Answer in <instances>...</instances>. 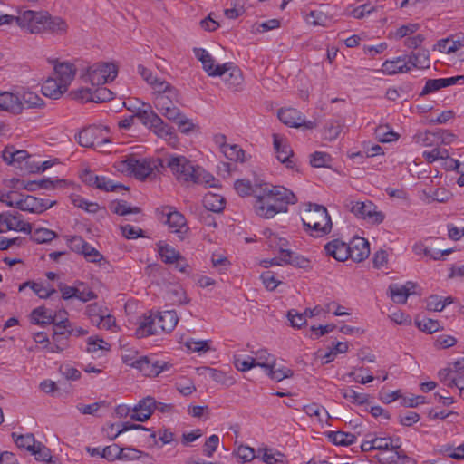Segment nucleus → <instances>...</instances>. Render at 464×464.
<instances>
[{
  "mask_svg": "<svg viewBox=\"0 0 464 464\" xmlns=\"http://www.w3.org/2000/svg\"><path fill=\"white\" fill-rule=\"evenodd\" d=\"M29 157L24 150H15L14 147H6L3 151V159L9 165L21 164Z\"/></svg>",
  "mask_w": 464,
  "mask_h": 464,
  "instance_id": "obj_40",
  "label": "nucleus"
},
{
  "mask_svg": "<svg viewBox=\"0 0 464 464\" xmlns=\"http://www.w3.org/2000/svg\"><path fill=\"white\" fill-rule=\"evenodd\" d=\"M119 171L133 175L139 179H145L162 168V159L128 157L116 163Z\"/></svg>",
  "mask_w": 464,
  "mask_h": 464,
  "instance_id": "obj_5",
  "label": "nucleus"
},
{
  "mask_svg": "<svg viewBox=\"0 0 464 464\" xmlns=\"http://www.w3.org/2000/svg\"><path fill=\"white\" fill-rule=\"evenodd\" d=\"M288 256L285 258V265H292L300 268H307L310 266V260L302 255L296 254L293 251H285Z\"/></svg>",
  "mask_w": 464,
  "mask_h": 464,
  "instance_id": "obj_61",
  "label": "nucleus"
},
{
  "mask_svg": "<svg viewBox=\"0 0 464 464\" xmlns=\"http://www.w3.org/2000/svg\"><path fill=\"white\" fill-rule=\"evenodd\" d=\"M55 201L39 198L32 195L22 194L18 209L29 213L40 214L55 205Z\"/></svg>",
  "mask_w": 464,
  "mask_h": 464,
  "instance_id": "obj_11",
  "label": "nucleus"
},
{
  "mask_svg": "<svg viewBox=\"0 0 464 464\" xmlns=\"http://www.w3.org/2000/svg\"><path fill=\"white\" fill-rule=\"evenodd\" d=\"M156 407L154 398L148 396L140 400L133 408L130 419L136 421L144 422L150 419Z\"/></svg>",
  "mask_w": 464,
  "mask_h": 464,
  "instance_id": "obj_18",
  "label": "nucleus"
},
{
  "mask_svg": "<svg viewBox=\"0 0 464 464\" xmlns=\"http://www.w3.org/2000/svg\"><path fill=\"white\" fill-rule=\"evenodd\" d=\"M306 22L314 26H326L330 22V18L322 10H313L306 16Z\"/></svg>",
  "mask_w": 464,
  "mask_h": 464,
  "instance_id": "obj_60",
  "label": "nucleus"
},
{
  "mask_svg": "<svg viewBox=\"0 0 464 464\" xmlns=\"http://www.w3.org/2000/svg\"><path fill=\"white\" fill-rule=\"evenodd\" d=\"M159 333H170L179 322V316L174 310L162 311L155 314Z\"/></svg>",
  "mask_w": 464,
  "mask_h": 464,
  "instance_id": "obj_24",
  "label": "nucleus"
},
{
  "mask_svg": "<svg viewBox=\"0 0 464 464\" xmlns=\"http://www.w3.org/2000/svg\"><path fill=\"white\" fill-rule=\"evenodd\" d=\"M375 136L381 142H392L399 138V135L388 125L378 126L375 129Z\"/></svg>",
  "mask_w": 464,
  "mask_h": 464,
  "instance_id": "obj_54",
  "label": "nucleus"
},
{
  "mask_svg": "<svg viewBox=\"0 0 464 464\" xmlns=\"http://www.w3.org/2000/svg\"><path fill=\"white\" fill-rule=\"evenodd\" d=\"M33 338L36 343L44 344V349L47 353H60L66 348L65 341L63 342L61 344L51 343L47 337V334L44 332L35 333Z\"/></svg>",
  "mask_w": 464,
  "mask_h": 464,
  "instance_id": "obj_44",
  "label": "nucleus"
},
{
  "mask_svg": "<svg viewBox=\"0 0 464 464\" xmlns=\"http://www.w3.org/2000/svg\"><path fill=\"white\" fill-rule=\"evenodd\" d=\"M88 182L90 185L95 186L97 188L103 189L105 191H115L118 188H123L122 185L115 183L112 179L104 176L91 175Z\"/></svg>",
  "mask_w": 464,
  "mask_h": 464,
  "instance_id": "obj_39",
  "label": "nucleus"
},
{
  "mask_svg": "<svg viewBox=\"0 0 464 464\" xmlns=\"http://www.w3.org/2000/svg\"><path fill=\"white\" fill-rule=\"evenodd\" d=\"M301 220L313 237H323L332 230L331 217L325 207L308 203L302 210Z\"/></svg>",
  "mask_w": 464,
  "mask_h": 464,
  "instance_id": "obj_4",
  "label": "nucleus"
},
{
  "mask_svg": "<svg viewBox=\"0 0 464 464\" xmlns=\"http://www.w3.org/2000/svg\"><path fill=\"white\" fill-rule=\"evenodd\" d=\"M463 82L464 76L462 75L448 78L430 79L426 82L422 92L430 93L445 87H449L457 83H462Z\"/></svg>",
  "mask_w": 464,
  "mask_h": 464,
  "instance_id": "obj_26",
  "label": "nucleus"
},
{
  "mask_svg": "<svg viewBox=\"0 0 464 464\" xmlns=\"http://www.w3.org/2000/svg\"><path fill=\"white\" fill-rule=\"evenodd\" d=\"M22 194L15 190L5 191L0 189V202L7 207L18 208Z\"/></svg>",
  "mask_w": 464,
  "mask_h": 464,
  "instance_id": "obj_55",
  "label": "nucleus"
},
{
  "mask_svg": "<svg viewBox=\"0 0 464 464\" xmlns=\"http://www.w3.org/2000/svg\"><path fill=\"white\" fill-rule=\"evenodd\" d=\"M220 69L219 77H223L228 88L238 91L242 88L244 79L241 70L232 63H225Z\"/></svg>",
  "mask_w": 464,
  "mask_h": 464,
  "instance_id": "obj_14",
  "label": "nucleus"
},
{
  "mask_svg": "<svg viewBox=\"0 0 464 464\" xmlns=\"http://www.w3.org/2000/svg\"><path fill=\"white\" fill-rule=\"evenodd\" d=\"M255 211L263 218H271L277 213L286 212L287 206L295 204V195L285 187L260 184L255 191Z\"/></svg>",
  "mask_w": 464,
  "mask_h": 464,
  "instance_id": "obj_3",
  "label": "nucleus"
},
{
  "mask_svg": "<svg viewBox=\"0 0 464 464\" xmlns=\"http://www.w3.org/2000/svg\"><path fill=\"white\" fill-rule=\"evenodd\" d=\"M343 129V123L340 121H331L324 129V137L328 140H336Z\"/></svg>",
  "mask_w": 464,
  "mask_h": 464,
  "instance_id": "obj_62",
  "label": "nucleus"
},
{
  "mask_svg": "<svg viewBox=\"0 0 464 464\" xmlns=\"http://www.w3.org/2000/svg\"><path fill=\"white\" fill-rule=\"evenodd\" d=\"M70 200L73 206L82 208L88 213H96L100 209V207L97 203L89 201L80 195H71Z\"/></svg>",
  "mask_w": 464,
  "mask_h": 464,
  "instance_id": "obj_49",
  "label": "nucleus"
},
{
  "mask_svg": "<svg viewBox=\"0 0 464 464\" xmlns=\"http://www.w3.org/2000/svg\"><path fill=\"white\" fill-rule=\"evenodd\" d=\"M179 92L178 90L173 91V95L170 93L164 95H158L153 99L155 108L169 121H175L179 116V109L177 107Z\"/></svg>",
  "mask_w": 464,
  "mask_h": 464,
  "instance_id": "obj_9",
  "label": "nucleus"
},
{
  "mask_svg": "<svg viewBox=\"0 0 464 464\" xmlns=\"http://www.w3.org/2000/svg\"><path fill=\"white\" fill-rule=\"evenodd\" d=\"M453 303L450 296L441 297L436 295L429 296L427 299V309L434 312L442 311L447 305Z\"/></svg>",
  "mask_w": 464,
  "mask_h": 464,
  "instance_id": "obj_47",
  "label": "nucleus"
},
{
  "mask_svg": "<svg viewBox=\"0 0 464 464\" xmlns=\"http://www.w3.org/2000/svg\"><path fill=\"white\" fill-rule=\"evenodd\" d=\"M8 231L30 233L31 224L25 222L20 214L5 211L0 213V234Z\"/></svg>",
  "mask_w": 464,
  "mask_h": 464,
  "instance_id": "obj_10",
  "label": "nucleus"
},
{
  "mask_svg": "<svg viewBox=\"0 0 464 464\" xmlns=\"http://www.w3.org/2000/svg\"><path fill=\"white\" fill-rule=\"evenodd\" d=\"M328 438L334 445L337 446H350L355 443L357 440L356 435L342 430L330 431L328 433Z\"/></svg>",
  "mask_w": 464,
  "mask_h": 464,
  "instance_id": "obj_41",
  "label": "nucleus"
},
{
  "mask_svg": "<svg viewBox=\"0 0 464 464\" xmlns=\"http://www.w3.org/2000/svg\"><path fill=\"white\" fill-rule=\"evenodd\" d=\"M150 129L160 138L171 140L174 137V131L171 127L163 121L160 117L159 122H154Z\"/></svg>",
  "mask_w": 464,
  "mask_h": 464,
  "instance_id": "obj_52",
  "label": "nucleus"
},
{
  "mask_svg": "<svg viewBox=\"0 0 464 464\" xmlns=\"http://www.w3.org/2000/svg\"><path fill=\"white\" fill-rule=\"evenodd\" d=\"M252 359L255 361L256 367H261L265 371L272 366H276V358L269 353L266 349H259L252 353Z\"/></svg>",
  "mask_w": 464,
  "mask_h": 464,
  "instance_id": "obj_37",
  "label": "nucleus"
},
{
  "mask_svg": "<svg viewBox=\"0 0 464 464\" xmlns=\"http://www.w3.org/2000/svg\"><path fill=\"white\" fill-rule=\"evenodd\" d=\"M168 169L171 176L181 184L204 185L206 187H216L218 180L214 176L207 172L203 168L195 165L186 156L170 153L162 159V168Z\"/></svg>",
  "mask_w": 464,
  "mask_h": 464,
  "instance_id": "obj_2",
  "label": "nucleus"
},
{
  "mask_svg": "<svg viewBox=\"0 0 464 464\" xmlns=\"http://www.w3.org/2000/svg\"><path fill=\"white\" fill-rule=\"evenodd\" d=\"M118 65L112 62H101L89 66L85 82L92 87H82L76 91L75 99L82 102H105L113 98V92L103 85L112 82L118 75Z\"/></svg>",
  "mask_w": 464,
  "mask_h": 464,
  "instance_id": "obj_1",
  "label": "nucleus"
},
{
  "mask_svg": "<svg viewBox=\"0 0 464 464\" xmlns=\"http://www.w3.org/2000/svg\"><path fill=\"white\" fill-rule=\"evenodd\" d=\"M266 374L276 382H281L284 379L293 375V371L287 367L276 368L272 366L266 371Z\"/></svg>",
  "mask_w": 464,
  "mask_h": 464,
  "instance_id": "obj_63",
  "label": "nucleus"
},
{
  "mask_svg": "<svg viewBox=\"0 0 464 464\" xmlns=\"http://www.w3.org/2000/svg\"><path fill=\"white\" fill-rule=\"evenodd\" d=\"M75 288L77 289L76 299L82 303L89 302L97 297L96 294L83 282H75Z\"/></svg>",
  "mask_w": 464,
  "mask_h": 464,
  "instance_id": "obj_56",
  "label": "nucleus"
},
{
  "mask_svg": "<svg viewBox=\"0 0 464 464\" xmlns=\"http://www.w3.org/2000/svg\"><path fill=\"white\" fill-rule=\"evenodd\" d=\"M350 208L357 218L369 224L379 225L384 220V214L370 200L352 201Z\"/></svg>",
  "mask_w": 464,
  "mask_h": 464,
  "instance_id": "obj_7",
  "label": "nucleus"
},
{
  "mask_svg": "<svg viewBox=\"0 0 464 464\" xmlns=\"http://www.w3.org/2000/svg\"><path fill=\"white\" fill-rule=\"evenodd\" d=\"M22 112L24 109H42L44 106V99L36 92L27 89L19 94Z\"/></svg>",
  "mask_w": 464,
  "mask_h": 464,
  "instance_id": "obj_29",
  "label": "nucleus"
},
{
  "mask_svg": "<svg viewBox=\"0 0 464 464\" xmlns=\"http://www.w3.org/2000/svg\"><path fill=\"white\" fill-rule=\"evenodd\" d=\"M204 372H205L206 376H208V378H210L211 380H213L214 382H216L218 383H220V384H223L226 386H230L236 382L235 379L231 375L227 374V372H225L223 371L214 369V368L206 367L204 369Z\"/></svg>",
  "mask_w": 464,
  "mask_h": 464,
  "instance_id": "obj_43",
  "label": "nucleus"
},
{
  "mask_svg": "<svg viewBox=\"0 0 464 464\" xmlns=\"http://www.w3.org/2000/svg\"><path fill=\"white\" fill-rule=\"evenodd\" d=\"M348 249V243L338 238L329 241L324 246L326 255L339 262H344L349 258Z\"/></svg>",
  "mask_w": 464,
  "mask_h": 464,
  "instance_id": "obj_22",
  "label": "nucleus"
},
{
  "mask_svg": "<svg viewBox=\"0 0 464 464\" xmlns=\"http://www.w3.org/2000/svg\"><path fill=\"white\" fill-rule=\"evenodd\" d=\"M204 207L213 212H221L225 208V199L219 194L208 192L203 198Z\"/></svg>",
  "mask_w": 464,
  "mask_h": 464,
  "instance_id": "obj_42",
  "label": "nucleus"
},
{
  "mask_svg": "<svg viewBox=\"0 0 464 464\" xmlns=\"http://www.w3.org/2000/svg\"><path fill=\"white\" fill-rule=\"evenodd\" d=\"M349 258L354 262H362L370 255V246L368 241L361 237H353L348 243Z\"/></svg>",
  "mask_w": 464,
  "mask_h": 464,
  "instance_id": "obj_20",
  "label": "nucleus"
},
{
  "mask_svg": "<svg viewBox=\"0 0 464 464\" xmlns=\"http://www.w3.org/2000/svg\"><path fill=\"white\" fill-rule=\"evenodd\" d=\"M193 53L195 57L201 62L203 70L210 77H217L219 75L222 64H215L213 56L204 48H194Z\"/></svg>",
  "mask_w": 464,
  "mask_h": 464,
  "instance_id": "obj_21",
  "label": "nucleus"
},
{
  "mask_svg": "<svg viewBox=\"0 0 464 464\" xmlns=\"http://www.w3.org/2000/svg\"><path fill=\"white\" fill-rule=\"evenodd\" d=\"M12 436L18 448L24 449L30 452L37 443V441L34 439V436L31 433L18 436H16L15 433H13Z\"/></svg>",
  "mask_w": 464,
  "mask_h": 464,
  "instance_id": "obj_58",
  "label": "nucleus"
},
{
  "mask_svg": "<svg viewBox=\"0 0 464 464\" xmlns=\"http://www.w3.org/2000/svg\"><path fill=\"white\" fill-rule=\"evenodd\" d=\"M185 346L191 353H205L210 350V341L188 338L185 342Z\"/></svg>",
  "mask_w": 464,
  "mask_h": 464,
  "instance_id": "obj_53",
  "label": "nucleus"
},
{
  "mask_svg": "<svg viewBox=\"0 0 464 464\" xmlns=\"http://www.w3.org/2000/svg\"><path fill=\"white\" fill-rule=\"evenodd\" d=\"M80 254L82 255L88 262L92 263H99L103 259V256L88 242H86Z\"/></svg>",
  "mask_w": 464,
  "mask_h": 464,
  "instance_id": "obj_64",
  "label": "nucleus"
},
{
  "mask_svg": "<svg viewBox=\"0 0 464 464\" xmlns=\"http://www.w3.org/2000/svg\"><path fill=\"white\" fill-rule=\"evenodd\" d=\"M67 86L62 83L55 76L44 81L42 85V93L49 98L57 99L67 90Z\"/></svg>",
  "mask_w": 464,
  "mask_h": 464,
  "instance_id": "obj_28",
  "label": "nucleus"
},
{
  "mask_svg": "<svg viewBox=\"0 0 464 464\" xmlns=\"http://www.w3.org/2000/svg\"><path fill=\"white\" fill-rule=\"evenodd\" d=\"M410 70L424 69L430 67V56L427 51L420 50L416 53L405 54Z\"/></svg>",
  "mask_w": 464,
  "mask_h": 464,
  "instance_id": "obj_34",
  "label": "nucleus"
},
{
  "mask_svg": "<svg viewBox=\"0 0 464 464\" xmlns=\"http://www.w3.org/2000/svg\"><path fill=\"white\" fill-rule=\"evenodd\" d=\"M415 284L407 282L404 285H391L389 287L390 295L393 302L405 304L408 297L414 293Z\"/></svg>",
  "mask_w": 464,
  "mask_h": 464,
  "instance_id": "obj_25",
  "label": "nucleus"
},
{
  "mask_svg": "<svg viewBox=\"0 0 464 464\" xmlns=\"http://www.w3.org/2000/svg\"><path fill=\"white\" fill-rule=\"evenodd\" d=\"M164 214L167 217V224L172 233L178 235L179 238H184L188 230L185 217L172 208H167Z\"/></svg>",
  "mask_w": 464,
  "mask_h": 464,
  "instance_id": "obj_16",
  "label": "nucleus"
},
{
  "mask_svg": "<svg viewBox=\"0 0 464 464\" xmlns=\"http://www.w3.org/2000/svg\"><path fill=\"white\" fill-rule=\"evenodd\" d=\"M273 144L277 160L288 169H295L294 152L288 141L278 134L273 135Z\"/></svg>",
  "mask_w": 464,
  "mask_h": 464,
  "instance_id": "obj_12",
  "label": "nucleus"
},
{
  "mask_svg": "<svg viewBox=\"0 0 464 464\" xmlns=\"http://www.w3.org/2000/svg\"><path fill=\"white\" fill-rule=\"evenodd\" d=\"M233 454L242 463L249 462L256 458L255 450L246 445H239Z\"/></svg>",
  "mask_w": 464,
  "mask_h": 464,
  "instance_id": "obj_59",
  "label": "nucleus"
},
{
  "mask_svg": "<svg viewBox=\"0 0 464 464\" xmlns=\"http://www.w3.org/2000/svg\"><path fill=\"white\" fill-rule=\"evenodd\" d=\"M19 93L0 90V111L12 115L22 113Z\"/></svg>",
  "mask_w": 464,
  "mask_h": 464,
  "instance_id": "obj_19",
  "label": "nucleus"
},
{
  "mask_svg": "<svg viewBox=\"0 0 464 464\" xmlns=\"http://www.w3.org/2000/svg\"><path fill=\"white\" fill-rule=\"evenodd\" d=\"M159 330L155 314H145L140 318L138 326L135 330V335L138 338H145L150 335L158 334Z\"/></svg>",
  "mask_w": 464,
  "mask_h": 464,
  "instance_id": "obj_23",
  "label": "nucleus"
},
{
  "mask_svg": "<svg viewBox=\"0 0 464 464\" xmlns=\"http://www.w3.org/2000/svg\"><path fill=\"white\" fill-rule=\"evenodd\" d=\"M157 252L162 262L168 265H173L180 258V254L172 246L165 241L157 243Z\"/></svg>",
  "mask_w": 464,
  "mask_h": 464,
  "instance_id": "obj_33",
  "label": "nucleus"
},
{
  "mask_svg": "<svg viewBox=\"0 0 464 464\" xmlns=\"http://www.w3.org/2000/svg\"><path fill=\"white\" fill-rule=\"evenodd\" d=\"M102 133L100 127L89 126L78 133V142L82 147H100L107 141Z\"/></svg>",
  "mask_w": 464,
  "mask_h": 464,
  "instance_id": "obj_15",
  "label": "nucleus"
},
{
  "mask_svg": "<svg viewBox=\"0 0 464 464\" xmlns=\"http://www.w3.org/2000/svg\"><path fill=\"white\" fill-rule=\"evenodd\" d=\"M375 450L396 451L401 446L399 437H374L372 438Z\"/></svg>",
  "mask_w": 464,
  "mask_h": 464,
  "instance_id": "obj_36",
  "label": "nucleus"
},
{
  "mask_svg": "<svg viewBox=\"0 0 464 464\" xmlns=\"http://www.w3.org/2000/svg\"><path fill=\"white\" fill-rule=\"evenodd\" d=\"M279 120L289 127L298 128L301 126L306 129H312L314 123L311 121H305L304 116L294 108H284L278 111Z\"/></svg>",
  "mask_w": 464,
  "mask_h": 464,
  "instance_id": "obj_13",
  "label": "nucleus"
},
{
  "mask_svg": "<svg viewBox=\"0 0 464 464\" xmlns=\"http://www.w3.org/2000/svg\"><path fill=\"white\" fill-rule=\"evenodd\" d=\"M256 458L266 464H285L286 462L285 454L265 445L257 448Z\"/></svg>",
  "mask_w": 464,
  "mask_h": 464,
  "instance_id": "obj_27",
  "label": "nucleus"
},
{
  "mask_svg": "<svg viewBox=\"0 0 464 464\" xmlns=\"http://www.w3.org/2000/svg\"><path fill=\"white\" fill-rule=\"evenodd\" d=\"M463 46L462 42L459 39L445 38L438 41L436 48L445 53H455Z\"/></svg>",
  "mask_w": 464,
  "mask_h": 464,
  "instance_id": "obj_51",
  "label": "nucleus"
},
{
  "mask_svg": "<svg viewBox=\"0 0 464 464\" xmlns=\"http://www.w3.org/2000/svg\"><path fill=\"white\" fill-rule=\"evenodd\" d=\"M29 234H31L32 240L37 244L49 243L57 237V234L54 231L45 227H38L34 230L31 229Z\"/></svg>",
  "mask_w": 464,
  "mask_h": 464,
  "instance_id": "obj_46",
  "label": "nucleus"
},
{
  "mask_svg": "<svg viewBox=\"0 0 464 464\" xmlns=\"http://www.w3.org/2000/svg\"><path fill=\"white\" fill-rule=\"evenodd\" d=\"M409 64L405 54H403L385 60L378 72L387 76L407 73L411 72Z\"/></svg>",
  "mask_w": 464,
  "mask_h": 464,
  "instance_id": "obj_17",
  "label": "nucleus"
},
{
  "mask_svg": "<svg viewBox=\"0 0 464 464\" xmlns=\"http://www.w3.org/2000/svg\"><path fill=\"white\" fill-rule=\"evenodd\" d=\"M125 363L140 371L144 376L156 377L160 373L169 369V363L157 359L156 356H139L135 361L129 362L125 359Z\"/></svg>",
  "mask_w": 464,
  "mask_h": 464,
  "instance_id": "obj_6",
  "label": "nucleus"
},
{
  "mask_svg": "<svg viewBox=\"0 0 464 464\" xmlns=\"http://www.w3.org/2000/svg\"><path fill=\"white\" fill-rule=\"evenodd\" d=\"M44 13L25 10L14 15V23L31 34L44 32Z\"/></svg>",
  "mask_w": 464,
  "mask_h": 464,
  "instance_id": "obj_8",
  "label": "nucleus"
},
{
  "mask_svg": "<svg viewBox=\"0 0 464 464\" xmlns=\"http://www.w3.org/2000/svg\"><path fill=\"white\" fill-rule=\"evenodd\" d=\"M222 152L230 160L241 162L245 160V152L237 144H222Z\"/></svg>",
  "mask_w": 464,
  "mask_h": 464,
  "instance_id": "obj_50",
  "label": "nucleus"
},
{
  "mask_svg": "<svg viewBox=\"0 0 464 464\" xmlns=\"http://www.w3.org/2000/svg\"><path fill=\"white\" fill-rule=\"evenodd\" d=\"M135 117H137L143 125L150 128L154 122H159L160 116L152 110L150 103H141L138 108Z\"/></svg>",
  "mask_w": 464,
  "mask_h": 464,
  "instance_id": "obj_35",
  "label": "nucleus"
},
{
  "mask_svg": "<svg viewBox=\"0 0 464 464\" xmlns=\"http://www.w3.org/2000/svg\"><path fill=\"white\" fill-rule=\"evenodd\" d=\"M305 413L310 416L316 418L320 423L327 422L330 416L326 409L319 404L312 403L304 407Z\"/></svg>",
  "mask_w": 464,
  "mask_h": 464,
  "instance_id": "obj_48",
  "label": "nucleus"
},
{
  "mask_svg": "<svg viewBox=\"0 0 464 464\" xmlns=\"http://www.w3.org/2000/svg\"><path fill=\"white\" fill-rule=\"evenodd\" d=\"M110 345L103 339H101L97 336L89 337L87 341V352L92 354H97L98 352H106L109 351Z\"/></svg>",
  "mask_w": 464,
  "mask_h": 464,
  "instance_id": "obj_57",
  "label": "nucleus"
},
{
  "mask_svg": "<svg viewBox=\"0 0 464 464\" xmlns=\"http://www.w3.org/2000/svg\"><path fill=\"white\" fill-rule=\"evenodd\" d=\"M44 31H49L53 34H61L66 32L67 24L61 17H52L44 13Z\"/></svg>",
  "mask_w": 464,
  "mask_h": 464,
  "instance_id": "obj_38",
  "label": "nucleus"
},
{
  "mask_svg": "<svg viewBox=\"0 0 464 464\" xmlns=\"http://www.w3.org/2000/svg\"><path fill=\"white\" fill-rule=\"evenodd\" d=\"M25 287H30L34 293L41 299L49 298L55 289L50 284L27 281L19 285V291L22 292Z\"/></svg>",
  "mask_w": 464,
  "mask_h": 464,
  "instance_id": "obj_30",
  "label": "nucleus"
},
{
  "mask_svg": "<svg viewBox=\"0 0 464 464\" xmlns=\"http://www.w3.org/2000/svg\"><path fill=\"white\" fill-rule=\"evenodd\" d=\"M54 316L52 310L44 306H39L31 312L30 321L34 324L43 326L54 323Z\"/></svg>",
  "mask_w": 464,
  "mask_h": 464,
  "instance_id": "obj_31",
  "label": "nucleus"
},
{
  "mask_svg": "<svg viewBox=\"0 0 464 464\" xmlns=\"http://www.w3.org/2000/svg\"><path fill=\"white\" fill-rule=\"evenodd\" d=\"M75 75V69L72 63L63 62L54 66V76L64 83L65 86H69L71 82L73 80Z\"/></svg>",
  "mask_w": 464,
  "mask_h": 464,
  "instance_id": "obj_32",
  "label": "nucleus"
},
{
  "mask_svg": "<svg viewBox=\"0 0 464 464\" xmlns=\"http://www.w3.org/2000/svg\"><path fill=\"white\" fill-rule=\"evenodd\" d=\"M149 85L152 89L153 98L167 93H170L171 96L173 95V91L177 90L169 82L158 76Z\"/></svg>",
  "mask_w": 464,
  "mask_h": 464,
  "instance_id": "obj_45",
  "label": "nucleus"
}]
</instances>
